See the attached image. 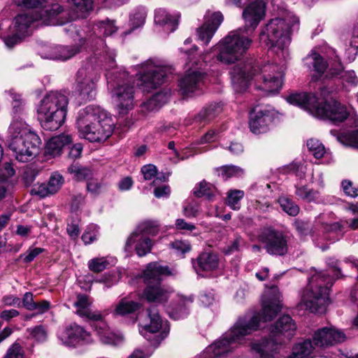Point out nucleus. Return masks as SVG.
Listing matches in <instances>:
<instances>
[{
    "label": "nucleus",
    "instance_id": "1",
    "mask_svg": "<svg viewBox=\"0 0 358 358\" xmlns=\"http://www.w3.org/2000/svg\"><path fill=\"white\" fill-rule=\"evenodd\" d=\"M251 43V39L241 36L239 31L236 30L230 31L213 46L210 51L201 55L199 59H195V52L197 50L196 46L189 50L180 48V51H184L187 55L188 60V69L178 80V86L180 94L186 97L201 94L206 76L201 70L203 63L208 62L211 59L225 64L234 63L241 59Z\"/></svg>",
    "mask_w": 358,
    "mask_h": 358
},
{
    "label": "nucleus",
    "instance_id": "2",
    "mask_svg": "<svg viewBox=\"0 0 358 358\" xmlns=\"http://www.w3.org/2000/svg\"><path fill=\"white\" fill-rule=\"evenodd\" d=\"M281 294L277 287H272L262 301V315H246L240 317L233 327L220 338L208 345L199 358H226L238 347L245 343V336L257 331L261 320H271L280 311Z\"/></svg>",
    "mask_w": 358,
    "mask_h": 358
},
{
    "label": "nucleus",
    "instance_id": "3",
    "mask_svg": "<svg viewBox=\"0 0 358 358\" xmlns=\"http://www.w3.org/2000/svg\"><path fill=\"white\" fill-rule=\"evenodd\" d=\"M281 294L277 287H272L262 301V315H246L240 317L233 327L220 338L208 345L199 358H226L238 347L245 343V336L257 331L261 320H271L280 311Z\"/></svg>",
    "mask_w": 358,
    "mask_h": 358
},
{
    "label": "nucleus",
    "instance_id": "4",
    "mask_svg": "<svg viewBox=\"0 0 358 358\" xmlns=\"http://www.w3.org/2000/svg\"><path fill=\"white\" fill-rule=\"evenodd\" d=\"M117 29L114 21L106 19L97 22L92 29L87 28V31H77L81 42L96 48L95 56H101L97 66L102 65L103 62L110 64L115 63V51L109 49L101 37L110 36ZM96 59L94 57H91L77 73L76 90L80 99L85 101L93 99L96 94V83L100 78V73L97 66L93 64L96 62Z\"/></svg>",
    "mask_w": 358,
    "mask_h": 358
},
{
    "label": "nucleus",
    "instance_id": "5",
    "mask_svg": "<svg viewBox=\"0 0 358 358\" xmlns=\"http://www.w3.org/2000/svg\"><path fill=\"white\" fill-rule=\"evenodd\" d=\"M284 70V65L240 63L233 68L230 74L233 87L236 92H244L250 80H253L257 89L269 94L278 92L281 88Z\"/></svg>",
    "mask_w": 358,
    "mask_h": 358
},
{
    "label": "nucleus",
    "instance_id": "6",
    "mask_svg": "<svg viewBox=\"0 0 358 358\" xmlns=\"http://www.w3.org/2000/svg\"><path fill=\"white\" fill-rule=\"evenodd\" d=\"M320 90V97L313 93L300 92L290 94L287 97V101L313 117L328 120L334 124L345 121L350 115L347 107L332 100L337 88L323 86Z\"/></svg>",
    "mask_w": 358,
    "mask_h": 358
},
{
    "label": "nucleus",
    "instance_id": "7",
    "mask_svg": "<svg viewBox=\"0 0 358 358\" xmlns=\"http://www.w3.org/2000/svg\"><path fill=\"white\" fill-rule=\"evenodd\" d=\"M80 135L90 142L106 141L113 133V122L100 106L90 105L81 109L76 119Z\"/></svg>",
    "mask_w": 358,
    "mask_h": 358
},
{
    "label": "nucleus",
    "instance_id": "8",
    "mask_svg": "<svg viewBox=\"0 0 358 358\" xmlns=\"http://www.w3.org/2000/svg\"><path fill=\"white\" fill-rule=\"evenodd\" d=\"M106 77L108 90L116 105L118 113L125 115L134 106V85L132 77L122 67L107 63Z\"/></svg>",
    "mask_w": 358,
    "mask_h": 358
},
{
    "label": "nucleus",
    "instance_id": "9",
    "mask_svg": "<svg viewBox=\"0 0 358 358\" xmlns=\"http://www.w3.org/2000/svg\"><path fill=\"white\" fill-rule=\"evenodd\" d=\"M296 329V326L292 318L283 315L269 327L268 338L251 343V352L260 358H275L278 345L289 341Z\"/></svg>",
    "mask_w": 358,
    "mask_h": 358
},
{
    "label": "nucleus",
    "instance_id": "10",
    "mask_svg": "<svg viewBox=\"0 0 358 358\" xmlns=\"http://www.w3.org/2000/svg\"><path fill=\"white\" fill-rule=\"evenodd\" d=\"M8 148L20 162L32 160L38 153L41 140L38 136L22 120H15L9 127Z\"/></svg>",
    "mask_w": 358,
    "mask_h": 358
},
{
    "label": "nucleus",
    "instance_id": "11",
    "mask_svg": "<svg viewBox=\"0 0 358 358\" xmlns=\"http://www.w3.org/2000/svg\"><path fill=\"white\" fill-rule=\"evenodd\" d=\"M299 22V18L292 14L287 15L285 18L272 19L262 28L259 42L268 48L280 50L281 56L285 58L291 42V29L298 27Z\"/></svg>",
    "mask_w": 358,
    "mask_h": 358
},
{
    "label": "nucleus",
    "instance_id": "12",
    "mask_svg": "<svg viewBox=\"0 0 358 358\" xmlns=\"http://www.w3.org/2000/svg\"><path fill=\"white\" fill-rule=\"evenodd\" d=\"M69 99L59 92H50L40 101L37 106V118L45 130L55 131L66 120Z\"/></svg>",
    "mask_w": 358,
    "mask_h": 358
},
{
    "label": "nucleus",
    "instance_id": "13",
    "mask_svg": "<svg viewBox=\"0 0 358 358\" xmlns=\"http://www.w3.org/2000/svg\"><path fill=\"white\" fill-rule=\"evenodd\" d=\"M333 280L324 271L315 272L301 293L300 304L312 313H324L329 303V292Z\"/></svg>",
    "mask_w": 358,
    "mask_h": 358
},
{
    "label": "nucleus",
    "instance_id": "14",
    "mask_svg": "<svg viewBox=\"0 0 358 358\" xmlns=\"http://www.w3.org/2000/svg\"><path fill=\"white\" fill-rule=\"evenodd\" d=\"M173 71V68L165 62L149 59L140 65L137 85L143 91H150L166 82Z\"/></svg>",
    "mask_w": 358,
    "mask_h": 358
},
{
    "label": "nucleus",
    "instance_id": "15",
    "mask_svg": "<svg viewBox=\"0 0 358 358\" xmlns=\"http://www.w3.org/2000/svg\"><path fill=\"white\" fill-rule=\"evenodd\" d=\"M62 11L63 8L56 3L50 8H45V12L47 15L38 13L37 10L20 14L15 17L10 30L15 32L17 36L25 37L29 34L31 24L35 21H41V23L45 25L59 24L57 16Z\"/></svg>",
    "mask_w": 358,
    "mask_h": 358
},
{
    "label": "nucleus",
    "instance_id": "16",
    "mask_svg": "<svg viewBox=\"0 0 358 358\" xmlns=\"http://www.w3.org/2000/svg\"><path fill=\"white\" fill-rule=\"evenodd\" d=\"M148 322L141 323L140 334L151 344L157 346L167 336L169 327L163 321L155 308L148 310Z\"/></svg>",
    "mask_w": 358,
    "mask_h": 358
},
{
    "label": "nucleus",
    "instance_id": "17",
    "mask_svg": "<svg viewBox=\"0 0 358 358\" xmlns=\"http://www.w3.org/2000/svg\"><path fill=\"white\" fill-rule=\"evenodd\" d=\"M275 111L271 107L255 108L250 115L249 127L255 134L267 132L273 121Z\"/></svg>",
    "mask_w": 358,
    "mask_h": 358
},
{
    "label": "nucleus",
    "instance_id": "18",
    "mask_svg": "<svg viewBox=\"0 0 358 358\" xmlns=\"http://www.w3.org/2000/svg\"><path fill=\"white\" fill-rule=\"evenodd\" d=\"M327 57L329 59H334L335 66H331L329 71L330 78L339 76L341 81V87L346 92H349L352 87L358 85V78L354 71H343L340 63V59L334 49L329 48Z\"/></svg>",
    "mask_w": 358,
    "mask_h": 358
},
{
    "label": "nucleus",
    "instance_id": "19",
    "mask_svg": "<svg viewBox=\"0 0 358 358\" xmlns=\"http://www.w3.org/2000/svg\"><path fill=\"white\" fill-rule=\"evenodd\" d=\"M157 231L150 223L141 224L128 236L126 246H152L155 244L154 236Z\"/></svg>",
    "mask_w": 358,
    "mask_h": 358
},
{
    "label": "nucleus",
    "instance_id": "20",
    "mask_svg": "<svg viewBox=\"0 0 358 358\" xmlns=\"http://www.w3.org/2000/svg\"><path fill=\"white\" fill-rule=\"evenodd\" d=\"M62 342L71 347L87 344L92 342L91 334L83 327L76 324L68 326L59 335Z\"/></svg>",
    "mask_w": 358,
    "mask_h": 358
},
{
    "label": "nucleus",
    "instance_id": "21",
    "mask_svg": "<svg viewBox=\"0 0 358 358\" xmlns=\"http://www.w3.org/2000/svg\"><path fill=\"white\" fill-rule=\"evenodd\" d=\"M266 4L265 0H250L242 13L245 29H256L265 16Z\"/></svg>",
    "mask_w": 358,
    "mask_h": 358
},
{
    "label": "nucleus",
    "instance_id": "22",
    "mask_svg": "<svg viewBox=\"0 0 358 358\" xmlns=\"http://www.w3.org/2000/svg\"><path fill=\"white\" fill-rule=\"evenodd\" d=\"M345 334L334 327H324L316 331L313 336V341L316 347L327 348L345 340Z\"/></svg>",
    "mask_w": 358,
    "mask_h": 358
},
{
    "label": "nucleus",
    "instance_id": "23",
    "mask_svg": "<svg viewBox=\"0 0 358 358\" xmlns=\"http://www.w3.org/2000/svg\"><path fill=\"white\" fill-rule=\"evenodd\" d=\"M223 15L220 12L208 13L205 16V22L197 29V36L200 41L208 45L215 31L223 21Z\"/></svg>",
    "mask_w": 358,
    "mask_h": 358
},
{
    "label": "nucleus",
    "instance_id": "24",
    "mask_svg": "<svg viewBox=\"0 0 358 358\" xmlns=\"http://www.w3.org/2000/svg\"><path fill=\"white\" fill-rule=\"evenodd\" d=\"M64 183V178L61 173L57 171L52 172L47 183H41L35 185L31 192L41 198L52 195L58 192Z\"/></svg>",
    "mask_w": 358,
    "mask_h": 358
},
{
    "label": "nucleus",
    "instance_id": "25",
    "mask_svg": "<svg viewBox=\"0 0 358 358\" xmlns=\"http://www.w3.org/2000/svg\"><path fill=\"white\" fill-rule=\"evenodd\" d=\"M172 293L173 290L171 288L160 283H155L147 285L142 294V298L150 303L164 305L168 301Z\"/></svg>",
    "mask_w": 358,
    "mask_h": 358
},
{
    "label": "nucleus",
    "instance_id": "26",
    "mask_svg": "<svg viewBox=\"0 0 358 358\" xmlns=\"http://www.w3.org/2000/svg\"><path fill=\"white\" fill-rule=\"evenodd\" d=\"M79 52L76 46L52 45L45 47L42 57L49 59L67 60Z\"/></svg>",
    "mask_w": 358,
    "mask_h": 358
},
{
    "label": "nucleus",
    "instance_id": "27",
    "mask_svg": "<svg viewBox=\"0 0 358 358\" xmlns=\"http://www.w3.org/2000/svg\"><path fill=\"white\" fill-rule=\"evenodd\" d=\"M192 302V296L177 294L173 299L171 306L167 310V313L174 320L183 318L188 315L189 308Z\"/></svg>",
    "mask_w": 358,
    "mask_h": 358
},
{
    "label": "nucleus",
    "instance_id": "28",
    "mask_svg": "<svg viewBox=\"0 0 358 358\" xmlns=\"http://www.w3.org/2000/svg\"><path fill=\"white\" fill-rule=\"evenodd\" d=\"M180 15L178 13L170 14L164 8H159L155 10V23L163 28L167 33L174 31L178 25Z\"/></svg>",
    "mask_w": 358,
    "mask_h": 358
},
{
    "label": "nucleus",
    "instance_id": "29",
    "mask_svg": "<svg viewBox=\"0 0 358 358\" xmlns=\"http://www.w3.org/2000/svg\"><path fill=\"white\" fill-rule=\"evenodd\" d=\"M94 327L103 343L117 346L124 342V336L121 334L112 331L103 318L96 322Z\"/></svg>",
    "mask_w": 358,
    "mask_h": 358
},
{
    "label": "nucleus",
    "instance_id": "30",
    "mask_svg": "<svg viewBox=\"0 0 358 358\" xmlns=\"http://www.w3.org/2000/svg\"><path fill=\"white\" fill-rule=\"evenodd\" d=\"M92 303L88 296L85 294H78L77 300L74 303V306L76 308V313L78 315L93 320L95 323L102 319L103 315L99 311H92L90 309Z\"/></svg>",
    "mask_w": 358,
    "mask_h": 358
},
{
    "label": "nucleus",
    "instance_id": "31",
    "mask_svg": "<svg viewBox=\"0 0 358 358\" xmlns=\"http://www.w3.org/2000/svg\"><path fill=\"white\" fill-rule=\"evenodd\" d=\"M222 111V106L217 103H210L203 107L194 117L191 122L196 128H201L213 120Z\"/></svg>",
    "mask_w": 358,
    "mask_h": 358
},
{
    "label": "nucleus",
    "instance_id": "32",
    "mask_svg": "<svg viewBox=\"0 0 358 358\" xmlns=\"http://www.w3.org/2000/svg\"><path fill=\"white\" fill-rule=\"evenodd\" d=\"M72 143L71 136L66 134L52 137L47 143L45 154L52 157L61 155L62 150Z\"/></svg>",
    "mask_w": 358,
    "mask_h": 358
},
{
    "label": "nucleus",
    "instance_id": "33",
    "mask_svg": "<svg viewBox=\"0 0 358 358\" xmlns=\"http://www.w3.org/2000/svg\"><path fill=\"white\" fill-rule=\"evenodd\" d=\"M193 265L197 273L201 271L211 272L219 268L220 259L216 254L203 252L197 258L196 265L195 263Z\"/></svg>",
    "mask_w": 358,
    "mask_h": 358
},
{
    "label": "nucleus",
    "instance_id": "34",
    "mask_svg": "<svg viewBox=\"0 0 358 358\" xmlns=\"http://www.w3.org/2000/svg\"><path fill=\"white\" fill-rule=\"evenodd\" d=\"M172 275V271L168 266H162L158 263H150L143 271V278L148 285L152 282L159 283L161 276Z\"/></svg>",
    "mask_w": 358,
    "mask_h": 358
},
{
    "label": "nucleus",
    "instance_id": "35",
    "mask_svg": "<svg viewBox=\"0 0 358 358\" xmlns=\"http://www.w3.org/2000/svg\"><path fill=\"white\" fill-rule=\"evenodd\" d=\"M305 61L306 65L313 66L314 73L311 76V81L316 82L321 79L328 66L324 58L317 52H312L306 57Z\"/></svg>",
    "mask_w": 358,
    "mask_h": 358
},
{
    "label": "nucleus",
    "instance_id": "36",
    "mask_svg": "<svg viewBox=\"0 0 358 358\" xmlns=\"http://www.w3.org/2000/svg\"><path fill=\"white\" fill-rule=\"evenodd\" d=\"M141 307V303L124 297L113 306L112 313L114 316H125L136 313Z\"/></svg>",
    "mask_w": 358,
    "mask_h": 358
},
{
    "label": "nucleus",
    "instance_id": "37",
    "mask_svg": "<svg viewBox=\"0 0 358 358\" xmlns=\"http://www.w3.org/2000/svg\"><path fill=\"white\" fill-rule=\"evenodd\" d=\"M306 145L315 158H324V164H329L333 162L331 154L326 150L324 145L319 140L310 138L307 141Z\"/></svg>",
    "mask_w": 358,
    "mask_h": 358
},
{
    "label": "nucleus",
    "instance_id": "38",
    "mask_svg": "<svg viewBox=\"0 0 358 358\" xmlns=\"http://www.w3.org/2000/svg\"><path fill=\"white\" fill-rule=\"evenodd\" d=\"M334 215L333 213L320 214L316 219V222L321 225L325 232H341L344 228L343 222L345 220H341L334 223H330L329 220L333 219Z\"/></svg>",
    "mask_w": 358,
    "mask_h": 358
},
{
    "label": "nucleus",
    "instance_id": "39",
    "mask_svg": "<svg viewBox=\"0 0 358 358\" xmlns=\"http://www.w3.org/2000/svg\"><path fill=\"white\" fill-rule=\"evenodd\" d=\"M67 1L77 13V17L81 18L86 17L89 12L92 10L94 1L100 3L99 0H67Z\"/></svg>",
    "mask_w": 358,
    "mask_h": 358
},
{
    "label": "nucleus",
    "instance_id": "40",
    "mask_svg": "<svg viewBox=\"0 0 358 358\" xmlns=\"http://www.w3.org/2000/svg\"><path fill=\"white\" fill-rule=\"evenodd\" d=\"M147 10L145 7H138L134 9L130 15L129 31H125L124 35L130 34L132 31L141 27L145 21Z\"/></svg>",
    "mask_w": 358,
    "mask_h": 358
},
{
    "label": "nucleus",
    "instance_id": "41",
    "mask_svg": "<svg viewBox=\"0 0 358 358\" xmlns=\"http://www.w3.org/2000/svg\"><path fill=\"white\" fill-rule=\"evenodd\" d=\"M14 173L15 170L10 163L5 162L2 164L0 168V199L5 196L8 180Z\"/></svg>",
    "mask_w": 358,
    "mask_h": 358
},
{
    "label": "nucleus",
    "instance_id": "42",
    "mask_svg": "<svg viewBox=\"0 0 358 358\" xmlns=\"http://www.w3.org/2000/svg\"><path fill=\"white\" fill-rule=\"evenodd\" d=\"M8 94L12 99V122L15 120H22L23 121L20 115L24 113L25 109L24 100L21 98L20 94H17L13 90L8 91Z\"/></svg>",
    "mask_w": 358,
    "mask_h": 358
},
{
    "label": "nucleus",
    "instance_id": "43",
    "mask_svg": "<svg viewBox=\"0 0 358 358\" xmlns=\"http://www.w3.org/2000/svg\"><path fill=\"white\" fill-rule=\"evenodd\" d=\"M313 351L310 341H305L296 344L288 358H308Z\"/></svg>",
    "mask_w": 358,
    "mask_h": 358
},
{
    "label": "nucleus",
    "instance_id": "44",
    "mask_svg": "<svg viewBox=\"0 0 358 358\" xmlns=\"http://www.w3.org/2000/svg\"><path fill=\"white\" fill-rule=\"evenodd\" d=\"M288 239V236L270 229L265 236V241L268 242V246H286L289 243Z\"/></svg>",
    "mask_w": 358,
    "mask_h": 358
},
{
    "label": "nucleus",
    "instance_id": "45",
    "mask_svg": "<svg viewBox=\"0 0 358 358\" xmlns=\"http://www.w3.org/2000/svg\"><path fill=\"white\" fill-rule=\"evenodd\" d=\"M244 192L240 189H230L227 192L226 203L231 209L238 210L241 208V201L244 196Z\"/></svg>",
    "mask_w": 358,
    "mask_h": 358
},
{
    "label": "nucleus",
    "instance_id": "46",
    "mask_svg": "<svg viewBox=\"0 0 358 358\" xmlns=\"http://www.w3.org/2000/svg\"><path fill=\"white\" fill-rule=\"evenodd\" d=\"M14 3L17 6H23L27 8H35L34 10H37L38 13H41L43 15H47L45 12L46 8H50L51 6L54 4L45 6H43V3L46 1V0H13Z\"/></svg>",
    "mask_w": 358,
    "mask_h": 358
},
{
    "label": "nucleus",
    "instance_id": "47",
    "mask_svg": "<svg viewBox=\"0 0 358 358\" xmlns=\"http://www.w3.org/2000/svg\"><path fill=\"white\" fill-rule=\"evenodd\" d=\"M218 175L223 180H227L232 177H241L244 174V170L236 166L227 165L217 169Z\"/></svg>",
    "mask_w": 358,
    "mask_h": 358
},
{
    "label": "nucleus",
    "instance_id": "48",
    "mask_svg": "<svg viewBox=\"0 0 358 358\" xmlns=\"http://www.w3.org/2000/svg\"><path fill=\"white\" fill-rule=\"evenodd\" d=\"M278 203L282 210L289 215L296 216L298 215L299 212V208L289 198L286 196H280L278 199Z\"/></svg>",
    "mask_w": 358,
    "mask_h": 358
},
{
    "label": "nucleus",
    "instance_id": "49",
    "mask_svg": "<svg viewBox=\"0 0 358 358\" xmlns=\"http://www.w3.org/2000/svg\"><path fill=\"white\" fill-rule=\"evenodd\" d=\"M68 171L73 175V178L77 180H83L91 175L90 169L81 167L79 164H72L68 168Z\"/></svg>",
    "mask_w": 358,
    "mask_h": 358
},
{
    "label": "nucleus",
    "instance_id": "50",
    "mask_svg": "<svg viewBox=\"0 0 358 358\" xmlns=\"http://www.w3.org/2000/svg\"><path fill=\"white\" fill-rule=\"evenodd\" d=\"M337 139L343 145L358 148V130L348 134H339Z\"/></svg>",
    "mask_w": 358,
    "mask_h": 358
},
{
    "label": "nucleus",
    "instance_id": "51",
    "mask_svg": "<svg viewBox=\"0 0 358 358\" xmlns=\"http://www.w3.org/2000/svg\"><path fill=\"white\" fill-rule=\"evenodd\" d=\"M194 194L197 197L206 196L210 199L213 196L212 186L205 181L199 182L193 189Z\"/></svg>",
    "mask_w": 358,
    "mask_h": 358
},
{
    "label": "nucleus",
    "instance_id": "52",
    "mask_svg": "<svg viewBox=\"0 0 358 358\" xmlns=\"http://www.w3.org/2000/svg\"><path fill=\"white\" fill-rule=\"evenodd\" d=\"M108 261L104 257H96L88 262V268L90 271L96 273L101 272L107 268Z\"/></svg>",
    "mask_w": 358,
    "mask_h": 358
},
{
    "label": "nucleus",
    "instance_id": "53",
    "mask_svg": "<svg viewBox=\"0 0 358 358\" xmlns=\"http://www.w3.org/2000/svg\"><path fill=\"white\" fill-rule=\"evenodd\" d=\"M99 236V227L95 224L89 225L82 236L85 244H91Z\"/></svg>",
    "mask_w": 358,
    "mask_h": 358
},
{
    "label": "nucleus",
    "instance_id": "54",
    "mask_svg": "<svg viewBox=\"0 0 358 358\" xmlns=\"http://www.w3.org/2000/svg\"><path fill=\"white\" fill-rule=\"evenodd\" d=\"M4 358H24V352L21 345L14 343L8 350Z\"/></svg>",
    "mask_w": 358,
    "mask_h": 358
},
{
    "label": "nucleus",
    "instance_id": "55",
    "mask_svg": "<svg viewBox=\"0 0 358 358\" xmlns=\"http://www.w3.org/2000/svg\"><path fill=\"white\" fill-rule=\"evenodd\" d=\"M28 331H29L30 336L38 342H43L47 338V333L41 326L28 329Z\"/></svg>",
    "mask_w": 358,
    "mask_h": 358
},
{
    "label": "nucleus",
    "instance_id": "56",
    "mask_svg": "<svg viewBox=\"0 0 358 358\" xmlns=\"http://www.w3.org/2000/svg\"><path fill=\"white\" fill-rule=\"evenodd\" d=\"M288 171L295 173L299 178H303L306 171V166L298 162H293L287 166Z\"/></svg>",
    "mask_w": 358,
    "mask_h": 358
},
{
    "label": "nucleus",
    "instance_id": "57",
    "mask_svg": "<svg viewBox=\"0 0 358 358\" xmlns=\"http://www.w3.org/2000/svg\"><path fill=\"white\" fill-rule=\"evenodd\" d=\"M141 173L143 175L144 179L149 180L157 176V171L155 166L148 164L141 168Z\"/></svg>",
    "mask_w": 358,
    "mask_h": 358
},
{
    "label": "nucleus",
    "instance_id": "58",
    "mask_svg": "<svg viewBox=\"0 0 358 358\" xmlns=\"http://www.w3.org/2000/svg\"><path fill=\"white\" fill-rule=\"evenodd\" d=\"M342 187L344 192L348 196L356 197L358 195V189L352 185L350 180H345L342 182Z\"/></svg>",
    "mask_w": 358,
    "mask_h": 358
},
{
    "label": "nucleus",
    "instance_id": "59",
    "mask_svg": "<svg viewBox=\"0 0 358 358\" xmlns=\"http://www.w3.org/2000/svg\"><path fill=\"white\" fill-rule=\"evenodd\" d=\"M79 221L73 220L70 223H68L66 231L68 234L71 238H76L80 234Z\"/></svg>",
    "mask_w": 358,
    "mask_h": 358
},
{
    "label": "nucleus",
    "instance_id": "60",
    "mask_svg": "<svg viewBox=\"0 0 358 358\" xmlns=\"http://www.w3.org/2000/svg\"><path fill=\"white\" fill-rule=\"evenodd\" d=\"M170 92L167 91H161L157 92L152 96V99L159 103V106L162 107L165 104L170 98Z\"/></svg>",
    "mask_w": 358,
    "mask_h": 358
},
{
    "label": "nucleus",
    "instance_id": "61",
    "mask_svg": "<svg viewBox=\"0 0 358 358\" xmlns=\"http://www.w3.org/2000/svg\"><path fill=\"white\" fill-rule=\"evenodd\" d=\"M22 306L28 310H34L36 307V302L34 301L33 294L31 292H26L22 298Z\"/></svg>",
    "mask_w": 358,
    "mask_h": 358
},
{
    "label": "nucleus",
    "instance_id": "62",
    "mask_svg": "<svg viewBox=\"0 0 358 358\" xmlns=\"http://www.w3.org/2000/svg\"><path fill=\"white\" fill-rule=\"evenodd\" d=\"M199 212V206L196 204L189 203L184 206L183 214L187 217H194Z\"/></svg>",
    "mask_w": 358,
    "mask_h": 358
},
{
    "label": "nucleus",
    "instance_id": "63",
    "mask_svg": "<svg viewBox=\"0 0 358 358\" xmlns=\"http://www.w3.org/2000/svg\"><path fill=\"white\" fill-rule=\"evenodd\" d=\"M176 228L178 230L186 231H192L196 229L193 224L188 223L183 219H178L176 221Z\"/></svg>",
    "mask_w": 358,
    "mask_h": 358
},
{
    "label": "nucleus",
    "instance_id": "64",
    "mask_svg": "<svg viewBox=\"0 0 358 358\" xmlns=\"http://www.w3.org/2000/svg\"><path fill=\"white\" fill-rule=\"evenodd\" d=\"M199 300L204 306H210L215 301V294L212 291H206L201 294Z\"/></svg>",
    "mask_w": 358,
    "mask_h": 358
}]
</instances>
